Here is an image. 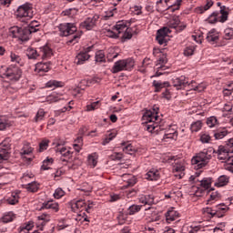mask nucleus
I'll return each mask as SVG.
<instances>
[{"mask_svg": "<svg viewBox=\"0 0 233 233\" xmlns=\"http://www.w3.org/2000/svg\"><path fill=\"white\" fill-rule=\"evenodd\" d=\"M46 99L48 103H57V101H61V99H63V96L61 95H57L56 92H53L47 96Z\"/></svg>", "mask_w": 233, "mask_h": 233, "instance_id": "41", "label": "nucleus"}, {"mask_svg": "<svg viewBox=\"0 0 233 233\" xmlns=\"http://www.w3.org/2000/svg\"><path fill=\"white\" fill-rule=\"evenodd\" d=\"M173 172H174L176 177H178L179 179H181V177H183V176H185V163L177 162L173 166Z\"/></svg>", "mask_w": 233, "mask_h": 233, "instance_id": "21", "label": "nucleus"}, {"mask_svg": "<svg viewBox=\"0 0 233 233\" xmlns=\"http://www.w3.org/2000/svg\"><path fill=\"white\" fill-rule=\"evenodd\" d=\"M45 116H46V112H45V109L43 108L38 109L35 116V123H39L40 121H44Z\"/></svg>", "mask_w": 233, "mask_h": 233, "instance_id": "43", "label": "nucleus"}, {"mask_svg": "<svg viewBox=\"0 0 233 233\" xmlns=\"http://www.w3.org/2000/svg\"><path fill=\"white\" fill-rule=\"evenodd\" d=\"M198 181L200 183V187H197L195 195L198 198H201L203 196V192L208 190V188L212 187V177H204L203 179Z\"/></svg>", "mask_w": 233, "mask_h": 233, "instance_id": "11", "label": "nucleus"}, {"mask_svg": "<svg viewBox=\"0 0 233 233\" xmlns=\"http://www.w3.org/2000/svg\"><path fill=\"white\" fill-rule=\"evenodd\" d=\"M122 150L125 154H128L129 156H134L136 154V147L132 146V144L128 142H122Z\"/></svg>", "mask_w": 233, "mask_h": 233, "instance_id": "30", "label": "nucleus"}, {"mask_svg": "<svg viewBox=\"0 0 233 233\" xmlns=\"http://www.w3.org/2000/svg\"><path fill=\"white\" fill-rule=\"evenodd\" d=\"M179 18L176 17L168 22L169 28H177L179 26Z\"/></svg>", "mask_w": 233, "mask_h": 233, "instance_id": "63", "label": "nucleus"}, {"mask_svg": "<svg viewBox=\"0 0 233 233\" xmlns=\"http://www.w3.org/2000/svg\"><path fill=\"white\" fill-rule=\"evenodd\" d=\"M113 30H107L106 32V35L107 37H111V39H118V37H120V35H119V32L116 30V25L113 27Z\"/></svg>", "mask_w": 233, "mask_h": 233, "instance_id": "52", "label": "nucleus"}, {"mask_svg": "<svg viewBox=\"0 0 233 233\" xmlns=\"http://www.w3.org/2000/svg\"><path fill=\"white\" fill-rule=\"evenodd\" d=\"M92 83H94V80L82 79L80 81V83L78 84V88H80L81 90H85V88H86V86H90V85H92Z\"/></svg>", "mask_w": 233, "mask_h": 233, "instance_id": "53", "label": "nucleus"}, {"mask_svg": "<svg viewBox=\"0 0 233 233\" xmlns=\"http://www.w3.org/2000/svg\"><path fill=\"white\" fill-rule=\"evenodd\" d=\"M109 158L111 159V161H121L123 159V154L115 152L110 155Z\"/></svg>", "mask_w": 233, "mask_h": 233, "instance_id": "62", "label": "nucleus"}, {"mask_svg": "<svg viewBox=\"0 0 233 233\" xmlns=\"http://www.w3.org/2000/svg\"><path fill=\"white\" fill-rule=\"evenodd\" d=\"M59 35L62 37H68L71 35V37L67 40V45H76V43H78L79 39H81V35H83V32L76 33L77 27L76 26V24L72 23H65L60 24L58 25Z\"/></svg>", "mask_w": 233, "mask_h": 233, "instance_id": "1", "label": "nucleus"}, {"mask_svg": "<svg viewBox=\"0 0 233 233\" xmlns=\"http://www.w3.org/2000/svg\"><path fill=\"white\" fill-rule=\"evenodd\" d=\"M9 59L11 63H14L15 65H18V66H25V62H23V58L21 57V56H19V54L14 51L10 52Z\"/></svg>", "mask_w": 233, "mask_h": 233, "instance_id": "25", "label": "nucleus"}, {"mask_svg": "<svg viewBox=\"0 0 233 233\" xmlns=\"http://www.w3.org/2000/svg\"><path fill=\"white\" fill-rule=\"evenodd\" d=\"M196 44H188L184 48V56L186 57H190L196 52Z\"/></svg>", "mask_w": 233, "mask_h": 233, "instance_id": "35", "label": "nucleus"}, {"mask_svg": "<svg viewBox=\"0 0 233 233\" xmlns=\"http://www.w3.org/2000/svg\"><path fill=\"white\" fill-rule=\"evenodd\" d=\"M52 48L48 46V45H45L44 46L35 49L34 47H28L25 51V55L28 59H48V57H52Z\"/></svg>", "mask_w": 233, "mask_h": 233, "instance_id": "3", "label": "nucleus"}, {"mask_svg": "<svg viewBox=\"0 0 233 233\" xmlns=\"http://www.w3.org/2000/svg\"><path fill=\"white\" fill-rule=\"evenodd\" d=\"M232 152H233L232 149H229L225 146H219L217 150L213 151V154H217V157L218 161L225 163L227 159H228V156H230Z\"/></svg>", "mask_w": 233, "mask_h": 233, "instance_id": "10", "label": "nucleus"}, {"mask_svg": "<svg viewBox=\"0 0 233 233\" xmlns=\"http://www.w3.org/2000/svg\"><path fill=\"white\" fill-rule=\"evenodd\" d=\"M48 70H50V64L48 62L37 63L35 65V72H48Z\"/></svg>", "mask_w": 233, "mask_h": 233, "instance_id": "34", "label": "nucleus"}, {"mask_svg": "<svg viewBox=\"0 0 233 233\" xmlns=\"http://www.w3.org/2000/svg\"><path fill=\"white\" fill-rule=\"evenodd\" d=\"M16 16L19 19H23V17L25 19H32L34 17V8H32V5L24 4L19 5L16 10Z\"/></svg>", "mask_w": 233, "mask_h": 233, "instance_id": "9", "label": "nucleus"}, {"mask_svg": "<svg viewBox=\"0 0 233 233\" xmlns=\"http://www.w3.org/2000/svg\"><path fill=\"white\" fill-rule=\"evenodd\" d=\"M179 218V212H177L175 209L168 210L166 213V221L167 223H172V221H176V219H178Z\"/></svg>", "mask_w": 233, "mask_h": 233, "instance_id": "29", "label": "nucleus"}, {"mask_svg": "<svg viewBox=\"0 0 233 233\" xmlns=\"http://www.w3.org/2000/svg\"><path fill=\"white\" fill-rule=\"evenodd\" d=\"M54 164V158L47 157L43 161V164L41 166V170H50V167Z\"/></svg>", "mask_w": 233, "mask_h": 233, "instance_id": "44", "label": "nucleus"}, {"mask_svg": "<svg viewBox=\"0 0 233 233\" xmlns=\"http://www.w3.org/2000/svg\"><path fill=\"white\" fill-rule=\"evenodd\" d=\"M5 79H8L12 83H17L23 77V70L17 66L10 65L5 68L3 74Z\"/></svg>", "mask_w": 233, "mask_h": 233, "instance_id": "5", "label": "nucleus"}, {"mask_svg": "<svg viewBox=\"0 0 233 233\" xmlns=\"http://www.w3.org/2000/svg\"><path fill=\"white\" fill-rule=\"evenodd\" d=\"M181 3H183V0H176L173 4L167 5V10H170V12H176V10H179Z\"/></svg>", "mask_w": 233, "mask_h": 233, "instance_id": "47", "label": "nucleus"}, {"mask_svg": "<svg viewBox=\"0 0 233 233\" xmlns=\"http://www.w3.org/2000/svg\"><path fill=\"white\" fill-rule=\"evenodd\" d=\"M88 59H90V55L87 54L86 52L80 51L76 55L75 61H76V65H85V63H86V61H88Z\"/></svg>", "mask_w": 233, "mask_h": 233, "instance_id": "24", "label": "nucleus"}, {"mask_svg": "<svg viewBox=\"0 0 233 233\" xmlns=\"http://www.w3.org/2000/svg\"><path fill=\"white\" fill-rule=\"evenodd\" d=\"M163 139H177V127L175 125L169 126L166 130Z\"/></svg>", "mask_w": 233, "mask_h": 233, "instance_id": "20", "label": "nucleus"}, {"mask_svg": "<svg viewBox=\"0 0 233 233\" xmlns=\"http://www.w3.org/2000/svg\"><path fill=\"white\" fill-rule=\"evenodd\" d=\"M145 219L147 223H154V221H159L161 216L154 208H146Z\"/></svg>", "mask_w": 233, "mask_h": 233, "instance_id": "15", "label": "nucleus"}, {"mask_svg": "<svg viewBox=\"0 0 233 233\" xmlns=\"http://www.w3.org/2000/svg\"><path fill=\"white\" fill-rule=\"evenodd\" d=\"M132 68H134V59L127 58L115 62L111 72L112 74H117L123 72V70H132Z\"/></svg>", "mask_w": 233, "mask_h": 233, "instance_id": "7", "label": "nucleus"}, {"mask_svg": "<svg viewBox=\"0 0 233 233\" xmlns=\"http://www.w3.org/2000/svg\"><path fill=\"white\" fill-rule=\"evenodd\" d=\"M55 199H61L65 196V190L61 187H57L53 194Z\"/></svg>", "mask_w": 233, "mask_h": 233, "instance_id": "59", "label": "nucleus"}, {"mask_svg": "<svg viewBox=\"0 0 233 233\" xmlns=\"http://www.w3.org/2000/svg\"><path fill=\"white\" fill-rule=\"evenodd\" d=\"M147 132H157L159 130V116L157 112L147 110L142 116Z\"/></svg>", "mask_w": 233, "mask_h": 233, "instance_id": "2", "label": "nucleus"}, {"mask_svg": "<svg viewBox=\"0 0 233 233\" xmlns=\"http://www.w3.org/2000/svg\"><path fill=\"white\" fill-rule=\"evenodd\" d=\"M14 37H18L20 41H28L30 39V34H26V27L21 28L19 26H15L10 30Z\"/></svg>", "mask_w": 233, "mask_h": 233, "instance_id": "12", "label": "nucleus"}, {"mask_svg": "<svg viewBox=\"0 0 233 233\" xmlns=\"http://www.w3.org/2000/svg\"><path fill=\"white\" fill-rule=\"evenodd\" d=\"M167 62L168 59H167V55L162 54L159 56V58L157 61V66H158V68H167L165 65H167Z\"/></svg>", "mask_w": 233, "mask_h": 233, "instance_id": "39", "label": "nucleus"}, {"mask_svg": "<svg viewBox=\"0 0 233 233\" xmlns=\"http://www.w3.org/2000/svg\"><path fill=\"white\" fill-rule=\"evenodd\" d=\"M46 88H59L63 86V82L61 81H56V80H49L46 84Z\"/></svg>", "mask_w": 233, "mask_h": 233, "instance_id": "45", "label": "nucleus"}, {"mask_svg": "<svg viewBox=\"0 0 233 233\" xmlns=\"http://www.w3.org/2000/svg\"><path fill=\"white\" fill-rule=\"evenodd\" d=\"M76 12H77L76 10V8H68V9H66L64 10L62 13H61V15L63 16H68V17H72L73 15H76Z\"/></svg>", "mask_w": 233, "mask_h": 233, "instance_id": "60", "label": "nucleus"}, {"mask_svg": "<svg viewBox=\"0 0 233 233\" xmlns=\"http://www.w3.org/2000/svg\"><path fill=\"white\" fill-rule=\"evenodd\" d=\"M208 25H216L217 23H227L228 21V13L223 8L220 11H214L206 19Z\"/></svg>", "mask_w": 233, "mask_h": 233, "instance_id": "6", "label": "nucleus"}, {"mask_svg": "<svg viewBox=\"0 0 233 233\" xmlns=\"http://www.w3.org/2000/svg\"><path fill=\"white\" fill-rule=\"evenodd\" d=\"M115 30L118 32L122 41H128V39H132V28L128 27L127 22L118 21L115 25Z\"/></svg>", "mask_w": 233, "mask_h": 233, "instance_id": "8", "label": "nucleus"}, {"mask_svg": "<svg viewBox=\"0 0 233 233\" xmlns=\"http://www.w3.org/2000/svg\"><path fill=\"white\" fill-rule=\"evenodd\" d=\"M50 145V140L44 139L39 144V152H45V150L48 149V146Z\"/></svg>", "mask_w": 233, "mask_h": 233, "instance_id": "55", "label": "nucleus"}, {"mask_svg": "<svg viewBox=\"0 0 233 233\" xmlns=\"http://www.w3.org/2000/svg\"><path fill=\"white\" fill-rule=\"evenodd\" d=\"M221 37V33L216 28H213L208 31L206 36V40L209 45H218L219 43V38Z\"/></svg>", "mask_w": 233, "mask_h": 233, "instance_id": "16", "label": "nucleus"}, {"mask_svg": "<svg viewBox=\"0 0 233 233\" xmlns=\"http://www.w3.org/2000/svg\"><path fill=\"white\" fill-rule=\"evenodd\" d=\"M97 105H99V101L93 102L92 104L87 105L86 106V111L87 112H92L93 110H96V108H99V106Z\"/></svg>", "mask_w": 233, "mask_h": 233, "instance_id": "64", "label": "nucleus"}, {"mask_svg": "<svg viewBox=\"0 0 233 233\" xmlns=\"http://www.w3.org/2000/svg\"><path fill=\"white\" fill-rule=\"evenodd\" d=\"M99 160V155L94 152L87 156V165L90 168H96L97 167V162Z\"/></svg>", "mask_w": 233, "mask_h": 233, "instance_id": "27", "label": "nucleus"}, {"mask_svg": "<svg viewBox=\"0 0 233 233\" xmlns=\"http://www.w3.org/2000/svg\"><path fill=\"white\" fill-rule=\"evenodd\" d=\"M10 157V144L8 139L4 140L0 144V163L2 161H6Z\"/></svg>", "mask_w": 233, "mask_h": 233, "instance_id": "13", "label": "nucleus"}, {"mask_svg": "<svg viewBox=\"0 0 233 233\" xmlns=\"http://www.w3.org/2000/svg\"><path fill=\"white\" fill-rule=\"evenodd\" d=\"M32 152H34V148H32V147H30V144L25 143L24 144L20 154L21 156H30V154H32Z\"/></svg>", "mask_w": 233, "mask_h": 233, "instance_id": "40", "label": "nucleus"}, {"mask_svg": "<svg viewBox=\"0 0 233 233\" xmlns=\"http://www.w3.org/2000/svg\"><path fill=\"white\" fill-rule=\"evenodd\" d=\"M95 61L96 63H105L106 61L105 51L103 50L96 51L95 56Z\"/></svg>", "mask_w": 233, "mask_h": 233, "instance_id": "49", "label": "nucleus"}, {"mask_svg": "<svg viewBox=\"0 0 233 233\" xmlns=\"http://www.w3.org/2000/svg\"><path fill=\"white\" fill-rule=\"evenodd\" d=\"M15 219V214H14V212L5 213L2 217L3 223H11V221H14Z\"/></svg>", "mask_w": 233, "mask_h": 233, "instance_id": "42", "label": "nucleus"}, {"mask_svg": "<svg viewBox=\"0 0 233 233\" xmlns=\"http://www.w3.org/2000/svg\"><path fill=\"white\" fill-rule=\"evenodd\" d=\"M72 208H76L80 212L86 208V203L84 199L76 200L75 203L72 204Z\"/></svg>", "mask_w": 233, "mask_h": 233, "instance_id": "37", "label": "nucleus"}, {"mask_svg": "<svg viewBox=\"0 0 233 233\" xmlns=\"http://www.w3.org/2000/svg\"><path fill=\"white\" fill-rule=\"evenodd\" d=\"M230 208L228 206H226L225 204H218L215 207V210L217 211V218H223Z\"/></svg>", "mask_w": 233, "mask_h": 233, "instance_id": "28", "label": "nucleus"}, {"mask_svg": "<svg viewBox=\"0 0 233 233\" xmlns=\"http://www.w3.org/2000/svg\"><path fill=\"white\" fill-rule=\"evenodd\" d=\"M159 170L157 168H150L146 174H145V179H147V181H157L159 179Z\"/></svg>", "mask_w": 233, "mask_h": 233, "instance_id": "22", "label": "nucleus"}, {"mask_svg": "<svg viewBox=\"0 0 233 233\" xmlns=\"http://www.w3.org/2000/svg\"><path fill=\"white\" fill-rule=\"evenodd\" d=\"M202 127H203V123H201V120H198L191 124L190 130L191 132H199Z\"/></svg>", "mask_w": 233, "mask_h": 233, "instance_id": "50", "label": "nucleus"}, {"mask_svg": "<svg viewBox=\"0 0 233 233\" xmlns=\"http://www.w3.org/2000/svg\"><path fill=\"white\" fill-rule=\"evenodd\" d=\"M228 136V130L227 127H220L214 131V137L217 140L223 139Z\"/></svg>", "mask_w": 233, "mask_h": 233, "instance_id": "31", "label": "nucleus"}, {"mask_svg": "<svg viewBox=\"0 0 233 233\" xmlns=\"http://www.w3.org/2000/svg\"><path fill=\"white\" fill-rule=\"evenodd\" d=\"M98 19H99L98 15L88 16L87 18L85 19L84 22L80 24V28H82V30H92V28L96 26V24L97 23Z\"/></svg>", "mask_w": 233, "mask_h": 233, "instance_id": "14", "label": "nucleus"}, {"mask_svg": "<svg viewBox=\"0 0 233 233\" xmlns=\"http://www.w3.org/2000/svg\"><path fill=\"white\" fill-rule=\"evenodd\" d=\"M168 34H170V29L168 27H164L162 29L157 30V36L167 37Z\"/></svg>", "mask_w": 233, "mask_h": 233, "instance_id": "56", "label": "nucleus"}, {"mask_svg": "<svg viewBox=\"0 0 233 233\" xmlns=\"http://www.w3.org/2000/svg\"><path fill=\"white\" fill-rule=\"evenodd\" d=\"M139 203H142V205H154V196L142 195L139 198Z\"/></svg>", "mask_w": 233, "mask_h": 233, "instance_id": "33", "label": "nucleus"}, {"mask_svg": "<svg viewBox=\"0 0 233 233\" xmlns=\"http://www.w3.org/2000/svg\"><path fill=\"white\" fill-rule=\"evenodd\" d=\"M228 177L227 175H222L218 177L214 185L215 187H218V188H220L221 187H226V185H228Z\"/></svg>", "mask_w": 233, "mask_h": 233, "instance_id": "32", "label": "nucleus"}, {"mask_svg": "<svg viewBox=\"0 0 233 233\" xmlns=\"http://www.w3.org/2000/svg\"><path fill=\"white\" fill-rule=\"evenodd\" d=\"M141 207L140 205H132L128 208L127 209V214L129 216H134V214H137V212H139V210H141Z\"/></svg>", "mask_w": 233, "mask_h": 233, "instance_id": "51", "label": "nucleus"}, {"mask_svg": "<svg viewBox=\"0 0 233 233\" xmlns=\"http://www.w3.org/2000/svg\"><path fill=\"white\" fill-rule=\"evenodd\" d=\"M207 125L209 128H214V127H218V125H219V121L216 116H209L207 119Z\"/></svg>", "mask_w": 233, "mask_h": 233, "instance_id": "46", "label": "nucleus"}, {"mask_svg": "<svg viewBox=\"0 0 233 233\" xmlns=\"http://www.w3.org/2000/svg\"><path fill=\"white\" fill-rule=\"evenodd\" d=\"M52 210L53 212H59V203L53 199L45 201L41 206V210Z\"/></svg>", "mask_w": 233, "mask_h": 233, "instance_id": "18", "label": "nucleus"}, {"mask_svg": "<svg viewBox=\"0 0 233 233\" xmlns=\"http://www.w3.org/2000/svg\"><path fill=\"white\" fill-rule=\"evenodd\" d=\"M211 157L212 156L208 155V151H201L192 157L191 165L197 170H199V168H205V167L208 165Z\"/></svg>", "mask_w": 233, "mask_h": 233, "instance_id": "4", "label": "nucleus"}, {"mask_svg": "<svg viewBox=\"0 0 233 233\" xmlns=\"http://www.w3.org/2000/svg\"><path fill=\"white\" fill-rule=\"evenodd\" d=\"M10 183V177L7 174L0 175V186L5 187V185H8Z\"/></svg>", "mask_w": 233, "mask_h": 233, "instance_id": "57", "label": "nucleus"}, {"mask_svg": "<svg viewBox=\"0 0 233 233\" xmlns=\"http://www.w3.org/2000/svg\"><path fill=\"white\" fill-rule=\"evenodd\" d=\"M21 194L20 190H15L11 192L10 196L6 198L5 201L7 205H17L19 203V195Z\"/></svg>", "mask_w": 233, "mask_h": 233, "instance_id": "23", "label": "nucleus"}, {"mask_svg": "<svg viewBox=\"0 0 233 233\" xmlns=\"http://www.w3.org/2000/svg\"><path fill=\"white\" fill-rule=\"evenodd\" d=\"M214 6L213 0H206V4L204 5H200L196 7L195 12L196 14H205L208 10H210Z\"/></svg>", "mask_w": 233, "mask_h": 233, "instance_id": "26", "label": "nucleus"}, {"mask_svg": "<svg viewBox=\"0 0 233 233\" xmlns=\"http://www.w3.org/2000/svg\"><path fill=\"white\" fill-rule=\"evenodd\" d=\"M225 163H228L227 169L229 170L233 174V155H230L228 157L227 160Z\"/></svg>", "mask_w": 233, "mask_h": 233, "instance_id": "61", "label": "nucleus"}, {"mask_svg": "<svg viewBox=\"0 0 233 233\" xmlns=\"http://www.w3.org/2000/svg\"><path fill=\"white\" fill-rule=\"evenodd\" d=\"M52 219V217L50 214L47 213H42L37 217V222H36V227L39 228V230H43L45 225L48 223Z\"/></svg>", "mask_w": 233, "mask_h": 233, "instance_id": "19", "label": "nucleus"}, {"mask_svg": "<svg viewBox=\"0 0 233 233\" xmlns=\"http://www.w3.org/2000/svg\"><path fill=\"white\" fill-rule=\"evenodd\" d=\"M153 86L156 88V92L161 90V88H165V86H170V83L168 82H161V81H153Z\"/></svg>", "mask_w": 233, "mask_h": 233, "instance_id": "48", "label": "nucleus"}, {"mask_svg": "<svg viewBox=\"0 0 233 233\" xmlns=\"http://www.w3.org/2000/svg\"><path fill=\"white\" fill-rule=\"evenodd\" d=\"M25 188L27 190V192H37L39 190V184L35 181H32L27 183L25 186Z\"/></svg>", "mask_w": 233, "mask_h": 233, "instance_id": "38", "label": "nucleus"}, {"mask_svg": "<svg viewBox=\"0 0 233 233\" xmlns=\"http://www.w3.org/2000/svg\"><path fill=\"white\" fill-rule=\"evenodd\" d=\"M203 212L204 214H209L212 218H214L215 216L217 217L218 211L216 210V207L215 208H203Z\"/></svg>", "mask_w": 233, "mask_h": 233, "instance_id": "58", "label": "nucleus"}, {"mask_svg": "<svg viewBox=\"0 0 233 233\" xmlns=\"http://www.w3.org/2000/svg\"><path fill=\"white\" fill-rule=\"evenodd\" d=\"M224 39L227 41H230V39H233V28L228 27L224 30Z\"/></svg>", "mask_w": 233, "mask_h": 233, "instance_id": "54", "label": "nucleus"}, {"mask_svg": "<svg viewBox=\"0 0 233 233\" xmlns=\"http://www.w3.org/2000/svg\"><path fill=\"white\" fill-rule=\"evenodd\" d=\"M14 123L5 116H0V130H6V128H10Z\"/></svg>", "mask_w": 233, "mask_h": 233, "instance_id": "36", "label": "nucleus"}, {"mask_svg": "<svg viewBox=\"0 0 233 233\" xmlns=\"http://www.w3.org/2000/svg\"><path fill=\"white\" fill-rule=\"evenodd\" d=\"M173 86L177 90H181L183 88H187L188 85V78L187 76H181L179 77H176L172 79Z\"/></svg>", "mask_w": 233, "mask_h": 233, "instance_id": "17", "label": "nucleus"}]
</instances>
